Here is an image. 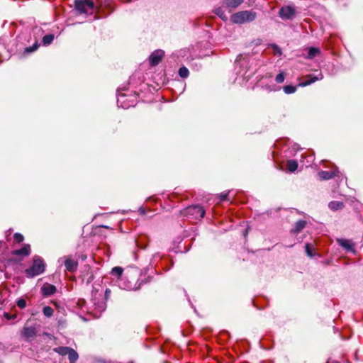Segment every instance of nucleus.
Instances as JSON below:
<instances>
[{
  "mask_svg": "<svg viewBox=\"0 0 363 363\" xmlns=\"http://www.w3.org/2000/svg\"><path fill=\"white\" fill-rule=\"evenodd\" d=\"M279 16L283 20H291L296 16V8L293 6H284L280 8Z\"/></svg>",
  "mask_w": 363,
  "mask_h": 363,
  "instance_id": "obj_6",
  "label": "nucleus"
},
{
  "mask_svg": "<svg viewBox=\"0 0 363 363\" xmlns=\"http://www.w3.org/2000/svg\"><path fill=\"white\" fill-rule=\"evenodd\" d=\"M182 214L184 216L191 218V219L199 220L203 218L205 211L200 206H191L184 209Z\"/></svg>",
  "mask_w": 363,
  "mask_h": 363,
  "instance_id": "obj_4",
  "label": "nucleus"
},
{
  "mask_svg": "<svg viewBox=\"0 0 363 363\" xmlns=\"http://www.w3.org/2000/svg\"><path fill=\"white\" fill-rule=\"evenodd\" d=\"M4 317L7 319V320H13V319H15L16 317H17V315L16 314H13V315H10L8 313H4Z\"/></svg>",
  "mask_w": 363,
  "mask_h": 363,
  "instance_id": "obj_34",
  "label": "nucleus"
},
{
  "mask_svg": "<svg viewBox=\"0 0 363 363\" xmlns=\"http://www.w3.org/2000/svg\"><path fill=\"white\" fill-rule=\"evenodd\" d=\"M99 310L101 311H103L106 308V303L104 302H101L99 305Z\"/></svg>",
  "mask_w": 363,
  "mask_h": 363,
  "instance_id": "obj_36",
  "label": "nucleus"
},
{
  "mask_svg": "<svg viewBox=\"0 0 363 363\" xmlns=\"http://www.w3.org/2000/svg\"><path fill=\"white\" fill-rule=\"evenodd\" d=\"M323 78V75L321 72H319L317 75L308 74L306 76V80L299 84L301 86H306L316 81L321 80Z\"/></svg>",
  "mask_w": 363,
  "mask_h": 363,
  "instance_id": "obj_9",
  "label": "nucleus"
},
{
  "mask_svg": "<svg viewBox=\"0 0 363 363\" xmlns=\"http://www.w3.org/2000/svg\"><path fill=\"white\" fill-rule=\"evenodd\" d=\"M189 70L186 67H182L179 69V74L182 78H186L189 75Z\"/></svg>",
  "mask_w": 363,
  "mask_h": 363,
  "instance_id": "obj_27",
  "label": "nucleus"
},
{
  "mask_svg": "<svg viewBox=\"0 0 363 363\" xmlns=\"http://www.w3.org/2000/svg\"><path fill=\"white\" fill-rule=\"evenodd\" d=\"M142 282H138L136 277L133 276L121 278L118 285L121 289L128 291H135L140 288Z\"/></svg>",
  "mask_w": 363,
  "mask_h": 363,
  "instance_id": "obj_3",
  "label": "nucleus"
},
{
  "mask_svg": "<svg viewBox=\"0 0 363 363\" xmlns=\"http://www.w3.org/2000/svg\"><path fill=\"white\" fill-rule=\"evenodd\" d=\"M306 225V222L303 220H298L294 225V228L291 230V233L294 234H297L300 233Z\"/></svg>",
  "mask_w": 363,
  "mask_h": 363,
  "instance_id": "obj_14",
  "label": "nucleus"
},
{
  "mask_svg": "<svg viewBox=\"0 0 363 363\" xmlns=\"http://www.w3.org/2000/svg\"><path fill=\"white\" fill-rule=\"evenodd\" d=\"M65 266L67 271L74 272L77 269V263L71 259H67L65 262Z\"/></svg>",
  "mask_w": 363,
  "mask_h": 363,
  "instance_id": "obj_15",
  "label": "nucleus"
},
{
  "mask_svg": "<svg viewBox=\"0 0 363 363\" xmlns=\"http://www.w3.org/2000/svg\"><path fill=\"white\" fill-rule=\"evenodd\" d=\"M214 13L220 17L223 21H227L228 16L225 14L222 7H218L214 10Z\"/></svg>",
  "mask_w": 363,
  "mask_h": 363,
  "instance_id": "obj_20",
  "label": "nucleus"
},
{
  "mask_svg": "<svg viewBox=\"0 0 363 363\" xmlns=\"http://www.w3.org/2000/svg\"><path fill=\"white\" fill-rule=\"evenodd\" d=\"M257 17V14L252 11H242L237 12L232 15L231 21L236 24H242L247 22L254 21Z\"/></svg>",
  "mask_w": 363,
  "mask_h": 363,
  "instance_id": "obj_2",
  "label": "nucleus"
},
{
  "mask_svg": "<svg viewBox=\"0 0 363 363\" xmlns=\"http://www.w3.org/2000/svg\"><path fill=\"white\" fill-rule=\"evenodd\" d=\"M320 53V50L316 48H310L308 52L307 57L309 59H313L315 56H317Z\"/></svg>",
  "mask_w": 363,
  "mask_h": 363,
  "instance_id": "obj_22",
  "label": "nucleus"
},
{
  "mask_svg": "<svg viewBox=\"0 0 363 363\" xmlns=\"http://www.w3.org/2000/svg\"><path fill=\"white\" fill-rule=\"evenodd\" d=\"M30 253V247L29 245H24L23 247L19 250H16L13 252L14 255L28 256Z\"/></svg>",
  "mask_w": 363,
  "mask_h": 363,
  "instance_id": "obj_13",
  "label": "nucleus"
},
{
  "mask_svg": "<svg viewBox=\"0 0 363 363\" xmlns=\"http://www.w3.org/2000/svg\"><path fill=\"white\" fill-rule=\"evenodd\" d=\"M228 192H225V193L220 194V200L221 201L226 200L227 197H228Z\"/></svg>",
  "mask_w": 363,
  "mask_h": 363,
  "instance_id": "obj_35",
  "label": "nucleus"
},
{
  "mask_svg": "<svg viewBox=\"0 0 363 363\" xmlns=\"http://www.w3.org/2000/svg\"><path fill=\"white\" fill-rule=\"evenodd\" d=\"M67 355L69 363H75L79 358L77 352L72 348L70 349Z\"/></svg>",
  "mask_w": 363,
  "mask_h": 363,
  "instance_id": "obj_18",
  "label": "nucleus"
},
{
  "mask_svg": "<svg viewBox=\"0 0 363 363\" xmlns=\"http://www.w3.org/2000/svg\"><path fill=\"white\" fill-rule=\"evenodd\" d=\"M43 312L46 317H51L53 315L54 311L50 306H45Z\"/></svg>",
  "mask_w": 363,
  "mask_h": 363,
  "instance_id": "obj_26",
  "label": "nucleus"
},
{
  "mask_svg": "<svg viewBox=\"0 0 363 363\" xmlns=\"http://www.w3.org/2000/svg\"><path fill=\"white\" fill-rule=\"evenodd\" d=\"M110 294H111V290L107 289H106V291H105V298L107 299L108 297L110 296Z\"/></svg>",
  "mask_w": 363,
  "mask_h": 363,
  "instance_id": "obj_37",
  "label": "nucleus"
},
{
  "mask_svg": "<svg viewBox=\"0 0 363 363\" xmlns=\"http://www.w3.org/2000/svg\"><path fill=\"white\" fill-rule=\"evenodd\" d=\"M13 237L17 242H21L23 240V236L20 233H15Z\"/></svg>",
  "mask_w": 363,
  "mask_h": 363,
  "instance_id": "obj_31",
  "label": "nucleus"
},
{
  "mask_svg": "<svg viewBox=\"0 0 363 363\" xmlns=\"http://www.w3.org/2000/svg\"><path fill=\"white\" fill-rule=\"evenodd\" d=\"M45 263L39 257H35L33 264L30 267L25 270V274L28 278H33L42 274L45 271Z\"/></svg>",
  "mask_w": 363,
  "mask_h": 363,
  "instance_id": "obj_1",
  "label": "nucleus"
},
{
  "mask_svg": "<svg viewBox=\"0 0 363 363\" xmlns=\"http://www.w3.org/2000/svg\"><path fill=\"white\" fill-rule=\"evenodd\" d=\"M272 48H273L274 53L276 55H281V49L277 45H273Z\"/></svg>",
  "mask_w": 363,
  "mask_h": 363,
  "instance_id": "obj_33",
  "label": "nucleus"
},
{
  "mask_svg": "<svg viewBox=\"0 0 363 363\" xmlns=\"http://www.w3.org/2000/svg\"><path fill=\"white\" fill-rule=\"evenodd\" d=\"M54 40V35L48 34L43 38V43L45 45H50Z\"/></svg>",
  "mask_w": 363,
  "mask_h": 363,
  "instance_id": "obj_24",
  "label": "nucleus"
},
{
  "mask_svg": "<svg viewBox=\"0 0 363 363\" xmlns=\"http://www.w3.org/2000/svg\"><path fill=\"white\" fill-rule=\"evenodd\" d=\"M284 74L283 73H279L276 76L275 81L277 83H282L284 81Z\"/></svg>",
  "mask_w": 363,
  "mask_h": 363,
  "instance_id": "obj_29",
  "label": "nucleus"
},
{
  "mask_svg": "<svg viewBox=\"0 0 363 363\" xmlns=\"http://www.w3.org/2000/svg\"><path fill=\"white\" fill-rule=\"evenodd\" d=\"M306 254L308 255V256H309L311 257H313V255L312 252L311 245L309 244L306 245Z\"/></svg>",
  "mask_w": 363,
  "mask_h": 363,
  "instance_id": "obj_32",
  "label": "nucleus"
},
{
  "mask_svg": "<svg viewBox=\"0 0 363 363\" xmlns=\"http://www.w3.org/2000/svg\"><path fill=\"white\" fill-rule=\"evenodd\" d=\"M286 167L289 171L293 172L296 171L298 168V163L296 161L291 160L287 161Z\"/></svg>",
  "mask_w": 363,
  "mask_h": 363,
  "instance_id": "obj_21",
  "label": "nucleus"
},
{
  "mask_svg": "<svg viewBox=\"0 0 363 363\" xmlns=\"http://www.w3.org/2000/svg\"><path fill=\"white\" fill-rule=\"evenodd\" d=\"M345 206L344 203L339 201H330L328 204V207L332 211H337L343 208Z\"/></svg>",
  "mask_w": 363,
  "mask_h": 363,
  "instance_id": "obj_16",
  "label": "nucleus"
},
{
  "mask_svg": "<svg viewBox=\"0 0 363 363\" xmlns=\"http://www.w3.org/2000/svg\"><path fill=\"white\" fill-rule=\"evenodd\" d=\"M164 56V51L162 50H157L153 52L150 56V64L152 66H155L159 64Z\"/></svg>",
  "mask_w": 363,
  "mask_h": 363,
  "instance_id": "obj_8",
  "label": "nucleus"
},
{
  "mask_svg": "<svg viewBox=\"0 0 363 363\" xmlns=\"http://www.w3.org/2000/svg\"><path fill=\"white\" fill-rule=\"evenodd\" d=\"M284 91L287 94H293L296 91V87L291 85H286L283 87Z\"/></svg>",
  "mask_w": 363,
  "mask_h": 363,
  "instance_id": "obj_25",
  "label": "nucleus"
},
{
  "mask_svg": "<svg viewBox=\"0 0 363 363\" xmlns=\"http://www.w3.org/2000/svg\"><path fill=\"white\" fill-rule=\"evenodd\" d=\"M71 347H58L53 349L54 352L56 353H58L59 354L62 356H65L68 354L69 351L70 350Z\"/></svg>",
  "mask_w": 363,
  "mask_h": 363,
  "instance_id": "obj_19",
  "label": "nucleus"
},
{
  "mask_svg": "<svg viewBox=\"0 0 363 363\" xmlns=\"http://www.w3.org/2000/svg\"><path fill=\"white\" fill-rule=\"evenodd\" d=\"M336 171H320L318 172V176L322 180H328L336 176Z\"/></svg>",
  "mask_w": 363,
  "mask_h": 363,
  "instance_id": "obj_12",
  "label": "nucleus"
},
{
  "mask_svg": "<svg viewBox=\"0 0 363 363\" xmlns=\"http://www.w3.org/2000/svg\"><path fill=\"white\" fill-rule=\"evenodd\" d=\"M123 269L122 267H113L112 269L111 274L113 275H114V276L118 277V278L120 279L121 278H122L121 276H122V274H123Z\"/></svg>",
  "mask_w": 363,
  "mask_h": 363,
  "instance_id": "obj_23",
  "label": "nucleus"
},
{
  "mask_svg": "<svg viewBox=\"0 0 363 363\" xmlns=\"http://www.w3.org/2000/svg\"><path fill=\"white\" fill-rule=\"evenodd\" d=\"M38 48V43H35L33 46L26 48L25 49V51H26V52H33V51L36 50Z\"/></svg>",
  "mask_w": 363,
  "mask_h": 363,
  "instance_id": "obj_30",
  "label": "nucleus"
},
{
  "mask_svg": "<svg viewBox=\"0 0 363 363\" xmlns=\"http://www.w3.org/2000/svg\"><path fill=\"white\" fill-rule=\"evenodd\" d=\"M337 242L341 247L347 250H351L352 248V245L351 244L350 241L347 240L337 239Z\"/></svg>",
  "mask_w": 363,
  "mask_h": 363,
  "instance_id": "obj_17",
  "label": "nucleus"
},
{
  "mask_svg": "<svg viewBox=\"0 0 363 363\" xmlns=\"http://www.w3.org/2000/svg\"><path fill=\"white\" fill-rule=\"evenodd\" d=\"M74 6L79 13H92L94 3L91 0H75Z\"/></svg>",
  "mask_w": 363,
  "mask_h": 363,
  "instance_id": "obj_5",
  "label": "nucleus"
},
{
  "mask_svg": "<svg viewBox=\"0 0 363 363\" xmlns=\"http://www.w3.org/2000/svg\"><path fill=\"white\" fill-rule=\"evenodd\" d=\"M36 334V328L33 326H24L21 331V335L26 340L34 337Z\"/></svg>",
  "mask_w": 363,
  "mask_h": 363,
  "instance_id": "obj_10",
  "label": "nucleus"
},
{
  "mask_svg": "<svg viewBox=\"0 0 363 363\" xmlns=\"http://www.w3.org/2000/svg\"><path fill=\"white\" fill-rule=\"evenodd\" d=\"M243 2V0H223V4L230 9H234L240 6Z\"/></svg>",
  "mask_w": 363,
  "mask_h": 363,
  "instance_id": "obj_11",
  "label": "nucleus"
},
{
  "mask_svg": "<svg viewBox=\"0 0 363 363\" xmlns=\"http://www.w3.org/2000/svg\"><path fill=\"white\" fill-rule=\"evenodd\" d=\"M57 288L55 287V286L49 283H45L40 289V292L42 295L45 297L50 296L55 294Z\"/></svg>",
  "mask_w": 363,
  "mask_h": 363,
  "instance_id": "obj_7",
  "label": "nucleus"
},
{
  "mask_svg": "<svg viewBox=\"0 0 363 363\" xmlns=\"http://www.w3.org/2000/svg\"><path fill=\"white\" fill-rule=\"evenodd\" d=\"M16 304L20 308L23 309L26 306V301L23 298H19L17 301Z\"/></svg>",
  "mask_w": 363,
  "mask_h": 363,
  "instance_id": "obj_28",
  "label": "nucleus"
}]
</instances>
